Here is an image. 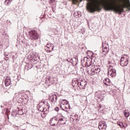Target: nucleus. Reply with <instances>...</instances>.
<instances>
[{"mask_svg": "<svg viewBox=\"0 0 130 130\" xmlns=\"http://www.w3.org/2000/svg\"><path fill=\"white\" fill-rule=\"evenodd\" d=\"M104 84L106 86H110V85H111V82L110 81V80L109 79V78H106L104 80Z\"/></svg>", "mask_w": 130, "mask_h": 130, "instance_id": "13", "label": "nucleus"}, {"mask_svg": "<svg viewBox=\"0 0 130 130\" xmlns=\"http://www.w3.org/2000/svg\"><path fill=\"white\" fill-rule=\"evenodd\" d=\"M63 120V118H61L59 119H58V122H57V124H58V123H59V121L61 122Z\"/></svg>", "mask_w": 130, "mask_h": 130, "instance_id": "24", "label": "nucleus"}, {"mask_svg": "<svg viewBox=\"0 0 130 130\" xmlns=\"http://www.w3.org/2000/svg\"><path fill=\"white\" fill-rule=\"evenodd\" d=\"M8 112H10V111L9 110L8 108H7L6 111V113L7 115H8Z\"/></svg>", "mask_w": 130, "mask_h": 130, "instance_id": "30", "label": "nucleus"}, {"mask_svg": "<svg viewBox=\"0 0 130 130\" xmlns=\"http://www.w3.org/2000/svg\"><path fill=\"white\" fill-rule=\"evenodd\" d=\"M54 2V0H50V3H53Z\"/></svg>", "mask_w": 130, "mask_h": 130, "instance_id": "37", "label": "nucleus"}, {"mask_svg": "<svg viewBox=\"0 0 130 130\" xmlns=\"http://www.w3.org/2000/svg\"><path fill=\"white\" fill-rule=\"evenodd\" d=\"M54 101H55V100L54 95H53V97H52V102H54Z\"/></svg>", "mask_w": 130, "mask_h": 130, "instance_id": "29", "label": "nucleus"}, {"mask_svg": "<svg viewBox=\"0 0 130 130\" xmlns=\"http://www.w3.org/2000/svg\"><path fill=\"white\" fill-rule=\"evenodd\" d=\"M5 60H9V58L8 57H6L5 58Z\"/></svg>", "mask_w": 130, "mask_h": 130, "instance_id": "35", "label": "nucleus"}, {"mask_svg": "<svg viewBox=\"0 0 130 130\" xmlns=\"http://www.w3.org/2000/svg\"><path fill=\"white\" fill-rule=\"evenodd\" d=\"M30 128H34V125H30Z\"/></svg>", "mask_w": 130, "mask_h": 130, "instance_id": "34", "label": "nucleus"}, {"mask_svg": "<svg viewBox=\"0 0 130 130\" xmlns=\"http://www.w3.org/2000/svg\"><path fill=\"white\" fill-rule=\"evenodd\" d=\"M87 9L90 13H94L96 11H101L102 10L97 1L95 2L94 6H89L87 7Z\"/></svg>", "mask_w": 130, "mask_h": 130, "instance_id": "1", "label": "nucleus"}, {"mask_svg": "<svg viewBox=\"0 0 130 130\" xmlns=\"http://www.w3.org/2000/svg\"><path fill=\"white\" fill-rule=\"evenodd\" d=\"M108 76L113 77L116 76V70L113 67H110L108 72Z\"/></svg>", "mask_w": 130, "mask_h": 130, "instance_id": "5", "label": "nucleus"}, {"mask_svg": "<svg viewBox=\"0 0 130 130\" xmlns=\"http://www.w3.org/2000/svg\"><path fill=\"white\" fill-rule=\"evenodd\" d=\"M60 124H66V122H62V121L60 122Z\"/></svg>", "mask_w": 130, "mask_h": 130, "instance_id": "33", "label": "nucleus"}, {"mask_svg": "<svg viewBox=\"0 0 130 130\" xmlns=\"http://www.w3.org/2000/svg\"><path fill=\"white\" fill-rule=\"evenodd\" d=\"M48 48H49V47H48Z\"/></svg>", "mask_w": 130, "mask_h": 130, "instance_id": "41", "label": "nucleus"}, {"mask_svg": "<svg viewBox=\"0 0 130 130\" xmlns=\"http://www.w3.org/2000/svg\"><path fill=\"white\" fill-rule=\"evenodd\" d=\"M7 22H8V23H10V25H11V22L10 21L7 20Z\"/></svg>", "mask_w": 130, "mask_h": 130, "instance_id": "36", "label": "nucleus"}, {"mask_svg": "<svg viewBox=\"0 0 130 130\" xmlns=\"http://www.w3.org/2000/svg\"><path fill=\"white\" fill-rule=\"evenodd\" d=\"M46 50H47L48 52H51V51H52V50H49L48 49H46Z\"/></svg>", "mask_w": 130, "mask_h": 130, "instance_id": "32", "label": "nucleus"}, {"mask_svg": "<svg viewBox=\"0 0 130 130\" xmlns=\"http://www.w3.org/2000/svg\"><path fill=\"white\" fill-rule=\"evenodd\" d=\"M122 6L123 7V8H127V5H126V3H125L124 2H123L122 4Z\"/></svg>", "mask_w": 130, "mask_h": 130, "instance_id": "23", "label": "nucleus"}, {"mask_svg": "<svg viewBox=\"0 0 130 130\" xmlns=\"http://www.w3.org/2000/svg\"><path fill=\"white\" fill-rule=\"evenodd\" d=\"M63 105V107H64V109H68V106H70V105H69V104L67 103L66 104H62Z\"/></svg>", "mask_w": 130, "mask_h": 130, "instance_id": "22", "label": "nucleus"}, {"mask_svg": "<svg viewBox=\"0 0 130 130\" xmlns=\"http://www.w3.org/2000/svg\"><path fill=\"white\" fill-rule=\"evenodd\" d=\"M102 51L104 55H106L108 53V51H109V48L107 46L103 45Z\"/></svg>", "mask_w": 130, "mask_h": 130, "instance_id": "11", "label": "nucleus"}, {"mask_svg": "<svg viewBox=\"0 0 130 130\" xmlns=\"http://www.w3.org/2000/svg\"><path fill=\"white\" fill-rule=\"evenodd\" d=\"M58 119L54 117L52 118L49 122V123L51 126H55V124L56 122H58Z\"/></svg>", "mask_w": 130, "mask_h": 130, "instance_id": "7", "label": "nucleus"}, {"mask_svg": "<svg viewBox=\"0 0 130 130\" xmlns=\"http://www.w3.org/2000/svg\"><path fill=\"white\" fill-rule=\"evenodd\" d=\"M60 108H61V109L63 110L64 111H66V112H68V110H64V107H63V105H61Z\"/></svg>", "mask_w": 130, "mask_h": 130, "instance_id": "26", "label": "nucleus"}, {"mask_svg": "<svg viewBox=\"0 0 130 130\" xmlns=\"http://www.w3.org/2000/svg\"><path fill=\"white\" fill-rule=\"evenodd\" d=\"M52 50H53V48H52Z\"/></svg>", "mask_w": 130, "mask_h": 130, "instance_id": "38", "label": "nucleus"}, {"mask_svg": "<svg viewBox=\"0 0 130 130\" xmlns=\"http://www.w3.org/2000/svg\"><path fill=\"white\" fill-rule=\"evenodd\" d=\"M107 126L106 125V123H102L100 122L99 125V128L100 130H106Z\"/></svg>", "mask_w": 130, "mask_h": 130, "instance_id": "10", "label": "nucleus"}, {"mask_svg": "<svg viewBox=\"0 0 130 130\" xmlns=\"http://www.w3.org/2000/svg\"><path fill=\"white\" fill-rule=\"evenodd\" d=\"M19 115H22L25 113V109L22 107V106H19L17 108V112Z\"/></svg>", "mask_w": 130, "mask_h": 130, "instance_id": "8", "label": "nucleus"}, {"mask_svg": "<svg viewBox=\"0 0 130 130\" xmlns=\"http://www.w3.org/2000/svg\"><path fill=\"white\" fill-rule=\"evenodd\" d=\"M128 3H129V4H130V2H129V1H128Z\"/></svg>", "mask_w": 130, "mask_h": 130, "instance_id": "39", "label": "nucleus"}, {"mask_svg": "<svg viewBox=\"0 0 130 130\" xmlns=\"http://www.w3.org/2000/svg\"><path fill=\"white\" fill-rule=\"evenodd\" d=\"M12 116H13L15 117V116H16L17 114H16V112H13L11 114Z\"/></svg>", "mask_w": 130, "mask_h": 130, "instance_id": "27", "label": "nucleus"}, {"mask_svg": "<svg viewBox=\"0 0 130 130\" xmlns=\"http://www.w3.org/2000/svg\"><path fill=\"white\" fill-rule=\"evenodd\" d=\"M12 83V81H11V79L9 78H7L5 79V85L6 87H8V86H10Z\"/></svg>", "mask_w": 130, "mask_h": 130, "instance_id": "14", "label": "nucleus"}, {"mask_svg": "<svg viewBox=\"0 0 130 130\" xmlns=\"http://www.w3.org/2000/svg\"><path fill=\"white\" fill-rule=\"evenodd\" d=\"M12 2H13V0H5V4L6 6H9V5H11Z\"/></svg>", "mask_w": 130, "mask_h": 130, "instance_id": "18", "label": "nucleus"}, {"mask_svg": "<svg viewBox=\"0 0 130 130\" xmlns=\"http://www.w3.org/2000/svg\"><path fill=\"white\" fill-rule=\"evenodd\" d=\"M81 32L82 33V34H84L86 31V29H85L84 28H82L81 29Z\"/></svg>", "mask_w": 130, "mask_h": 130, "instance_id": "25", "label": "nucleus"}, {"mask_svg": "<svg viewBox=\"0 0 130 130\" xmlns=\"http://www.w3.org/2000/svg\"><path fill=\"white\" fill-rule=\"evenodd\" d=\"M31 39H34V40H37L39 38L38 34L36 30H32L28 32Z\"/></svg>", "mask_w": 130, "mask_h": 130, "instance_id": "4", "label": "nucleus"}, {"mask_svg": "<svg viewBox=\"0 0 130 130\" xmlns=\"http://www.w3.org/2000/svg\"><path fill=\"white\" fill-rule=\"evenodd\" d=\"M74 17H76V16H78V17H81L82 16V14H81V12L80 11H75L74 13Z\"/></svg>", "mask_w": 130, "mask_h": 130, "instance_id": "16", "label": "nucleus"}, {"mask_svg": "<svg viewBox=\"0 0 130 130\" xmlns=\"http://www.w3.org/2000/svg\"><path fill=\"white\" fill-rule=\"evenodd\" d=\"M55 111H58L59 110V108H58V107H56L55 108Z\"/></svg>", "mask_w": 130, "mask_h": 130, "instance_id": "31", "label": "nucleus"}, {"mask_svg": "<svg viewBox=\"0 0 130 130\" xmlns=\"http://www.w3.org/2000/svg\"><path fill=\"white\" fill-rule=\"evenodd\" d=\"M100 69L98 68L97 66H95L94 65L91 66V71L93 72V73L99 74L100 73Z\"/></svg>", "mask_w": 130, "mask_h": 130, "instance_id": "9", "label": "nucleus"}, {"mask_svg": "<svg viewBox=\"0 0 130 130\" xmlns=\"http://www.w3.org/2000/svg\"><path fill=\"white\" fill-rule=\"evenodd\" d=\"M54 97H55V102H56V100H57V96L56 95V94H54Z\"/></svg>", "mask_w": 130, "mask_h": 130, "instance_id": "28", "label": "nucleus"}, {"mask_svg": "<svg viewBox=\"0 0 130 130\" xmlns=\"http://www.w3.org/2000/svg\"><path fill=\"white\" fill-rule=\"evenodd\" d=\"M38 109L39 111H40L41 112H43L45 110V111L47 110L44 107H43V106L40 105L38 106Z\"/></svg>", "mask_w": 130, "mask_h": 130, "instance_id": "15", "label": "nucleus"}, {"mask_svg": "<svg viewBox=\"0 0 130 130\" xmlns=\"http://www.w3.org/2000/svg\"><path fill=\"white\" fill-rule=\"evenodd\" d=\"M120 64L121 67H126V66L128 64V60L123 57H122L120 60Z\"/></svg>", "mask_w": 130, "mask_h": 130, "instance_id": "6", "label": "nucleus"}, {"mask_svg": "<svg viewBox=\"0 0 130 130\" xmlns=\"http://www.w3.org/2000/svg\"><path fill=\"white\" fill-rule=\"evenodd\" d=\"M115 3H108L103 5V8L106 11H113L115 10Z\"/></svg>", "mask_w": 130, "mask_h": 130, "instance_id": "2", "label": "nucleus"}, {"mask_svg": "<svg viewBox=\"0 0 130 130\" xmlns=\"http://www.w3.org/2000/svg\"><path fill=\"white\" fill-rule=\"evenodd\" d=\"M3 107V106H1V108Z\"/></svg>", "mask_w": 130, "mask_h": 130, "instance_id": "40", "label": "nucleus"}, {"mask_svg": "<svg viewBox=\"0 0 130 130\" xmlns=\"http://www.w3.org/2000/svg\"><path fill=\"white\" fill-rule=\"evenodd\" d=\"M124 114L125 117H128L129 116V113H128V112H127L126 110L124 111Z\"/></svg>", "mask_w": 130, "mask_h": 130, "instance_id": "19", "label": "nucleus"}, {"mask_svg": "<svg viewBox=\"0 0 130 130\" xmlns=\"http://www.w3.org/2000/svg\"><path fill=\"white\" fill-rule=\"evenodd\" d=\"M74 83L73 82L72 84V86L73 87H75V86H78V87H80V82L77 81H74Z\"/></svg>", "mask_w": 130, "mask_h": 130, "instance_id": "17", "label": "nucleus"}, {"mask_svg": "<svg viewBox=\"0 0 130 130\" xmlns=\"http://www.w3.org/2000/svg\"><path fill=\"white\" fill-rule=\"evenodd\" d=\"M80 86H81L82 89H85L87 87V81H81L80 82Z\"/></svg>", "mask_w": 130, "mask_h": 130, "instance_id": "12", "label": "nucleus"}, {"mask_svg": "<svg viewBox=\"0 0 130 130\" xmlns=\"http://www.w3.org/2000/svg\"><path fill=\"white\" fill-rule=\"evenodd\" d=\"M118 124L119 125V126H120V127H125V126H124V125H123V122H118Z\"/></svg>", "mask_w": 130, "mask_h": 130, "instance_id": "21", "label": "nucleus"}, {"mask_svg": "<svg viewBox=\"0 0 130 130\" xmlns=\"http://www.w3.org/2000/svg\"><path fill=\"white\" fill-rule=\"evenodd\" d=\"M65 62L68 61V62H72L73 61V58H69L68 59H66L64 60Z\"/></svg>", "mask_w": 130, "mask_h": 130, "instance_id": "20", "label": "nucleus"}, {"mask_svg": "<svg viewBox=\"0 0 130 130\" xmlns=\"http://www.w3.org/2000/svg\"><path fill=\"white\" fill-rule=\"evenodd\" d=\"M82 63H85V67H91L92 64H94L93 63L92 59L90 58H88L87 57H85L83 58V60H81Z\"/></svg>", "mask_w": 130, "mask_h": 130, "instance_id": "3", "label": "nucleus"}]
</instances>
